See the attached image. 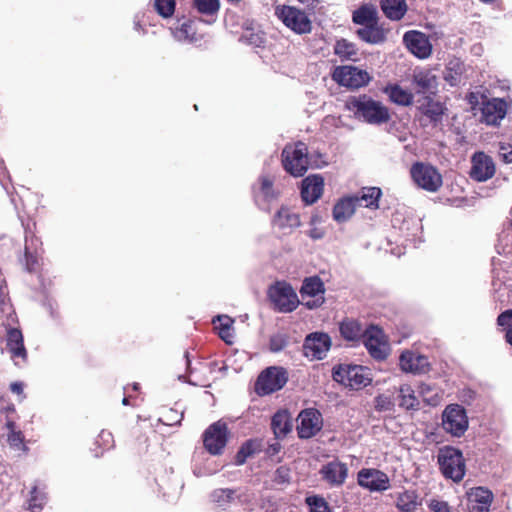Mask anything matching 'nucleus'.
<instances>
[{
	"mask_svg": "<svg viewBox=\"0 0 512 512\" xmlns=\"http://www.w3.org/2000/svg\"><path fill=\"white\" fill-rule=\"evenodd\" d=\"M275 227L283 230L284 233H290L293 229L300 226L299 215L292 212L287 207H281L273 218Z\"/></svg>",
	"mask_w": 512,
	"mask_h": 512,
	"instance_id": "393cba45",
	"label": "nucleus"
},
{
	"mask_svg": "<svg viewBox=\"0 0 512 512\" xmlns=\"http://www.w3.org/2000/svg\"><path fill=\"white\" fill-rule=\"evenodd\" d=\"M438 464L442 474L454 482L465 475V461L462 452L454 447H444L438 453Z\"/></svg>",
	"mask_w": 512,
	"mask_h": 512,
	"instance_id": "7ed1b4c3",
	"label": "nucleus"
},
{
	"mask_svg": "<svg viewBox=\"0 0 512 512\" xmlns=\"http://www.w3.org/2000/svg\"><path fill=\"white\" fill-rule=\"evenodd\" d=\"M352 20L355 24L366 26L378 23V12L373 5L364 4L353 12Z\"/></svg>",
	"mask_w": 512,
	"mask_h": 512,
	"instance_id": "2f4dec72",
	"label": "nucleus"
},
{
	"mask_svg": "<svg viewBox=\"0 0 512 512\" xmlns=\"http://www.w3.org/2000/svg\"><path fill=\"white\" fill-rule=\"evenodd\" d=\"M232 330L219 329V336L222 340H224L227 344H232L233 335L231 333Z\"/></svg>",
	"mask_w": 512,
	"mask_h": 512,
	"instance_id": "69168bd1",
	"label": "nucleus"
},
{
	"mask_svg": "<svg viewBox=\"0 0 512 512\" xmlns=\"http://www.w3.org/2000/svg\"><path fill=\"white\" fill-rule=\"evenodd\" d=\"M419 110L424 117V119L421 120L422 125L427 126L431 124L436 127L442 123L445 108L440 102L428 99L426 103L419 107Z\"/></svg>",
	"mask_w": 512,
	"mask_h": 512,
	"instance_id": "b1692460",
	"label": "nucleus"
},
{
	"mask_svg": "<svg viewBox=\"0 0 512 512\" xmlns=\"http://www.w3.org/2000/svg\"><path fill=\"white\" fill-rule=\"evenodd\" d=\"M357 199L353 196L340 199L333 207V219L338 223L349 220L355 213Z\"/></svg>",
	"mask_w": 512,
	"mask_h": 512,
	"instance_id": "a878e982",
	"label": "nucleus"
},
{
	"mask_svg": "<svg viewBox=\"0 0 512 512\" xmlns=\"http://www.w3.org/2000/svg\"><path fill=\"white\" fill-rule=\"evenodd\" d=\"M271 427L276 438L285 437L292 429L289 413L285 410L277 411L271 419Z\"/></svg>",
	"mask_w": 512,
	"mask_h": 512,
	"instance_id": "7c9ffc66",
	"label": "nucleus"
},
{
	"mask_svg": "<svg viewBox=\"0 0 512 512\" xmlns=\"http://www.w3.org/2000/svg\"><path fill=\"white\" fill-rule=\"evenodd\" d=\"M429 508L433 512H450L448 504L444 501L432 500Z\"/></svg>",
	"mask_w": 512,
	"mask_h": 512,
	"instance_id": "052dcab7",
	"label": "nucleus"
},
{
	"mask_svg": "<svg viewBox=\"0 0 512 512\" xmlns=\"http://www.w3.org/2000/svg\"><path fill=\"white\" fill-rule=\"evenodd\" d=\"M410 174L415 184L428 192H437L443 183L442 175L430 164L414 163Z\"/></svg>",
	"mask_w": 512,
	"mask_h": 512,
	"instance_id": "0eeeda50",
	"label": "nucleus"
},
{
	"mask_svg": "<svg viewBox=\"0 0 512 512\" xmlns=\"http://www.w3.org/2000/svg\"><path fill=\"white\" fill-rule=\"evenodd\" d=\"M332 79L341 86L358 89L366 86L370 82L371 77L365 70L346 65L336 67L332 73Z\"/></svg>",
	"mask_w": 512,
	"mask_h": 512,
	"instance_id": "1a4fd4ad",
	"label": "nucleus"
},
{
	"mask_svg": "<svg viewBox=\"0 0 512 512\" xmlns=\"http://www.w3.org/2000/svg\"><path fill=\"white\" fill-rule=\"evenodd\" d=\"M268 296L275 310L281 313L294 311L298 304V296L292 286L286 282H276L268 290Z\"/></svg>",
	"mask_w": 512,
	"mask_h": 512,
	"instance_id": "423d86ee",
	"label": "nucleus"
},
{
	"mask_svg": "<svg viewBox=\"0 0 512 512\" xmlns=\"http://www.w3.org/2000/svg\"><path fill=\"white\" fill-rule=\"evenodd\" d=\"M8 428L10 429V433L8 435V442L11 446L20 447L23 444V435L21 431H15V423L8 422Z\"/></svg>",
	"mask_w": 512,
	"mask_h": 512,
	"instance_id": "3c124183",
	"label": "nucleus"
},
{
	"mask_svg": "<svg viewBox=\"0 0 512 512\" xmlns=\"http://www.w3.org/2000/svg\"><path fill=\"white\" fill-rule=\"evenodd\" d=\"M349 469L346 463L341 462L339 459L327 462L322 465L319 470L321 479L326 482L330 487L339 488L344 485L348 478Z\"/></svg>",
	"mask_w": 512,
	"mask_h": 512,
	"instance_id": "4468645a",
	"label": "nucleus"
},
{
	"mask_svg": "<svg viewBox=\"0 0 512 512\" xmlns=\"http://www.w3.org/2000/svg\"><path fill=\"white\" fill-rule=\"evenodd\" d=\"M306 502L310 507V512H329V506L322 497L311 496L306 499Z\"/></svg>",
	"mask_w": 512,
	"mask_h": 512,
	"instance_id": "09e8293b",
	"label": "nucleus"
},
{
	"mask_svg": "<svg viewBox=\"0 0 512 512\" xmlns=\"http://www.w3.org/2000/svg\"><path fill=\"white\" fill-rule=\"evenodd\" d=\"M282 22L297 34H307L312 30V23L307 14L295 7L283 6L278 12Z\"/></svg>",
	"mask_w": 512,
	"mask_h": 512,
	"instance_id": "9d476101",
	"label": "nucleus"
},
{
	"mask_svg": "<svg viewBox=\"0 0 512 512\" xmlns=\"http://www.w3.org/2000/svg\"><path fill=\"white\" fill-rule=\"evenodd\" d=\"M324 187L323 177L310 175L302 180L301 197L306 204L315 203L322 195Z\"/></svg>",
	"mask_w": 512,
	"mask_h": 512,
	"instance_id": "4be33fe9",
	"label": "nucleus"
},
{
	"mask_svg": "<svg viewBox=\"0 0 512 512\" xmlns=\"http://www.w3.org/2000/svg\"><path fill=\"white\" fill-rule=\"evenodd\" d=\"M374 407L379 412L391 411L394 407V403L390 396L381 394L375 398Z\"/></svg>",
	"mask_w": 512,
	"mask_h": 512,
	"instance_id": "8fccbe9b",
	"label": "nucleus"
},
{
	"mask_svg": "<svg viewBox=\"0 0 512 512\" xmlns=\"http://www.w3.org/2000/svg\"><path fill=\"white\" fill-rule=\"evenodd\" d=\"M499 326L508 327L506 331V341L512 346V309L505 310L497 317Z\"/></svg>",
	"mask_w": 512,
	"mask_h": 512,
	"instance_id": "a18cd8bd",
	"label": "nucleus"
},
{
	"mask_svg": "<svg viewBox=\"0 0 512 512\" xmlns=\"http://www.w3.org/2000/svg\"><path fill=\"white\" fill-rule=\"evenodd\" d=\"M324 292V284L318 276L306 278L300 289V294L303 299H305L306 296L316 297L324 294Z\"/></svg>",
	"mask_w": 512,
	"mask_h": 512,
	"instance_id": "4c0bfd02",
	"label": "nucleus"
},
{
	"mask_svg": "<svg viewBox=\"0 0 512 512\" xmlns=\"http://www.w3.org/2000/svg\"><path fill=\"white\" fill-rule=\"evenodd\" d=\"M412 84L419 94H434L438 88L437 77L429 69H416L413 72Z\"/></svg>",
	"mask_w": 512,
	"mask_h": 512,
	"instance_id": "5701e85b",
	"label": "nucleus"
},
{
	"mask_svg": "<svg viewBox=\"0 0 512 512\" xmlns=\"http://www.w3.org/2000/svg\"><path fill=\"white\" fill-rule=\"evenodd\" d=\"M97 444L104 445L105 448H107V449L112 447V444H113L112 434L105 430L101 431L100 434L98 435Z\"/></svg>",
	"mask_w": 512,
	"mask_h": 512,
	"instance_id": "bf43d9fd",
	"label": "nucleus"
},
{
	"mask_svg": "<svg viewBox=\"0 0 512 512\" xmlns=\"http://www.w3.org/2000/svg\"><path fill=\"white\" fill-rule=\"evenodd\" d=\"M331 347V338L328 334L314 332L306 336L303 343V353L312 360H322Z\"/></svg>",
	"mask_w": 512,
	"mask_h": 512,
	"instance_id": "f8f14e48",
	"label": "nucleus"
},
{
	"mask_svg": "<svg viewBox=\"0 0 512 512\" xmlns=\"http://www.w3.org/2000/svg\"><path fill=\"white\" fill-rule=\"evenodd\" d=\"M334 53L341 61H357L359 50L357 46L347 39H339L334 45Z\"/></svg>",
	"mask_w": 512,
	"mask_h": 512,
	"instance_id": "f704fd0d",
	"label": "nucleus"
},
{
	"mask_svg": "<svg viewBox=\"0 0 512 512\" xmlns=\"http://www.w3.org/2000/svg\"><path fill=\"white\" fill-rule=\"evenodd\" d=\"M203 443L210 454H221L227 443V425L221 421L211 424L204 432Z\"/></svg>",
	"mask_w": 512,
	"mask_h": 512,
	"instance_id": "ddd939ff",
	"label": "nucleus"
},
{
	"mask_svg": "<svg viewBox=\"0 0 512 512\" xmlns=\"http://www.w3.org/2000/svg\"><path fill=\"white\" fill-rule=\"evenodd\" d=\"M46 502V495L43 492L38 491L37 487L34 486L31 491V497L28 502V509L32 512L35 509H41Z\"/></svg>",
	"mask_w": 512,
	"mask_h": 512,
	"instance_id": "49530a36",
	"label": "nucleus"
},
{
	"mask_svg": "<svg viewBox=\"0 0 512 512\" xmlns=\"http://www.w3.org/2000/svg\"><path fill=\"white\" fill-rule=\"evenodd\" d=\"M496 172L493 159L484 152H476L471 157L470 177L477 182H485Z\"/></svg>",
	"mask_w": 512,
	"mask_h": 512,
	"instance_id": "f3484780",
	"label": "nucleus"
},
{
	"mask_svg": "<svg viewBox=\"0 0 512 512\" xmlns=\"http://www.w3.org/2000/svg\"><path fill=\"white\" fill-rule=\"evenodd\" d=\"M384 93L397 105L410 106L413 103V94L398 84L387 85L384 88Z\"/></svg>",
	"mask_w": 512,
	"mask_h": 512,
	"instance_id": "c756f323",
	"label": "nucleus"
},
{
	"mask_svg": "<svg viewBox=\"0 0 512 512\" xmlns=\"http://www.w3.org/2000/svg\"><path fill=\"white\" fill-rule=\"evenodd\" d=\"M211 501L222 509H226L236 499L242 502V495L238 494V490L230 488H219L210 494Z\"/></svg>",
	"mask_w": 512,
	"mask_h": 512,
	"instance_id": "bb28decb",
	"label": "nucleus"
},
{
	"mask_svg": "<svg viewBox=\"0 0 512 512\" xmlns=\"http://www.w3.org/2000/svg\"><path fill=\"white\" fill-rule=\"evenodd\" d=\"M278 193L273 187V182L268 176H261L257 187H254V197L256 202L263 200L271 202L277 198Z\"/></svg>",
	"mask_w": 512,
	"mask_h": 512,
	"instance_id": "473e14b6",
	"label": "nucleus"
},
{
	"mask_svg": "<svg viewBox=\"0 0 512 512\" xmlns=\"http://www.w3.org/2000/svg\"><path fill=\"white\" fill-rule=\"evenodd\" d=\"M333 379L352 389H359L371 383L367 369L360 365L340 364L332 371Z\"/></svg>",
	"mask_w": 512,
	"mask_h": 512,
	"instance_id": "39448f33",
	"label": "nucleus"
},
{
	"mask_svg": "<svg viewBox=\"0 0 512 512\" xmlns=\"http://www.w3.org/2000/svg\"><path fill=\"white\" fill-rule=\"evenodd\" d=\"M363 343L374 359L384 360L387 357L388 347L384 340V334L379 327L370 325L365 328Z\"/></svg>",
	"mask_w": 512,
	"mask_h": 512,
	"instance_id": "2eb2a0df",
	"label": "nucleus"
},
{
	"mask_svg": "<svg viewBox=\"0 0 512 512\" xmlns=\"http://www.w3.org/2000/svg\"><path fill=\"white\" fill-rule=\"evenodd\" d=\"M308 151L303 142L287 144L282 151V164L286 172L294 177L303 176L308 169Z\"/></svg>",
	"mask_w": 512,
	"mask_h": 512,
	"instance_id": "f03ea898",
	"label": "nucleus"
},
{
	"mask_svg": "<svg viewBox=\"0 0 512 512\" xmlns=\"http://www.w3.org/2000/svg\"><path fill=\"white\" fill-rule=\"evenodd\" d=\"M193 31L191 24L185 22L181 24L180 28L176 29L174 36L178 41L190 40L192 38Z\"/></svg>",
	"mask_w": 512,
	"mask_h": 512,
	"instance_id": "603ef678",
	"label": "nucleus"
},
{
	"mask_svg": "<svg viewBox=\"0 0 512 512\" xmlns=\"http://www.w3.org/2000/svg\"><path fill=\"white\" fill-rule=\"evenodd\" d=\"M12 312V306L8 297V289L6 280L0 275V314L10 316Z\"/></svg>",
	"mask_w": 512,
	"mask_h": 512,
	"instance_id": "37998d69",
	"label": "nucleus"
},
{
	"mask_svg": "<svg viewBox=\"0 0 512 512\" xmlns=\"http://www.w3.org/2000/svg\"><path fill=\"white\" fill-rule=\"evenodd\" d=\"M10 327H8V324L5 323L4 320L1 321L0 324V353H4V348L2 347V340L6 338L8 330Z\"/></svg>",
	"mask_w": 512,
	"mask_h": 512,
	"instance_id": "e2e57ef3",
	"label": "nucleus"
},
{
	"mask_svg": "<svg viewBox=\"0 0 512 512\" xmlns=\"http://www.w3.org/2000/svg\"><path fill=\"white\" fill-rule=\"evenodd\" d=\"M345 107L355 119L369 125L380 126L391 119L389 108L367 94L350 96Z\"/></svg>",
	"mask_w": 512,
	"mask_h": 512,
	"instance_id": "f257e3e1",
	"label": "nucleus"
},
{
	"mask_svg": "<svg viewBox=\"0 0 512 512\" xmlns=\"http://www.w3.org/2000/svg\"><path fill=\"white\" fill-rule=\"evenodd\" d=\"M418 497L414 491H405L397 498V508L401 512H412L418 505Z\"/></svg>",
	"mask_w": 512,
	"mask_h": 512,
	"instance_id": "a19ab883",
	"label": "nucleus"
},
{
	"mask_svg": "<svg viewBox=\"0 0 512 512\" xmlns=\"http://www.w3.org/2000/svg\"><path fill=\"white\" fill-rule=\"evenodd\" d=\"M259 448L260 444L257 440H248L240 447V449L245 453L247 458L251 457L257 451H259Z\"/></svg>",
	"mask_w": 512,
	"mask_h": 512,
	"instance_id": "5fc2aeb1",
	"label": "nucleus"
},
{
	"mask_svg": "<svg viewBox=\"0 0 512 512\" xmlns=\"http://www.w3.org/2000/svg\"><path fill=\"white\" fill-rule=\"evenodd\" d=\"M490 506H486L480 503H469L470 512H489Z\"/></svg>",
	"mask_w": 512,
	"mask_h": 512,
	"instance_id": "0e129e2a",
	"label": "nucleus"
},
{
	"mask_svg": "<svg viewBox=\"0 0 512 512\" xmlns=\"http://www.w3.org/2000/svg\"><path fill=\"white\" fill-rule=\"evenodd\" d=\"M493 500V494L490 490L484 487L472 488L469 493V503H480L490 506Z\"/></svg>",
	"mask_w": 512,
	"mask_h": 512,
	"instance_id": "79ce46f5",
	"label": "nucleus"
},
{
	"mask_svg": "<svg viewBox=\"0 0 512 512\" xmlns=\"http://www.w3.org/2000/svg\"><path fill=\"white\" fill-rule=\"evenodd\" d=\"M381 9L391 20H400L407 11L405 0H381Z\"/></svg>",
	"mask_w": 512,
	"mask_h": 512,
	"instance_id": "c9c22d12",
	"label": "nucleus"
},
{
	"mask_svg": "<svg viewBox=\"0 0 512 512\" xmlns=\"http://www.w3.org/2000/svg\"><path fill=\"white\" fill-rule=\"evenodd\" d=\"M288 381V372L280 366H271L264 369L255 383V391L260 396L272 394L281 390Z\"/></svg>",
	"mask_w": 512,
	"mask_h": 512,
	"instance_id": "20e7f679",
	"label": "nucleus"
},
{
	"mask_svg": "<svg viewBox=\"0 0 512 512\" xmlns=\"http://www.w3.org/2000/svg\"><path fill=\"white\" fill-rule=\"evenodd\" d=\"M403 40L410 52L418 58L425 59L431 55L432 46L424 33L408 31L404 34Z\"/></svg>",
	"mask_w": 512,
	"mask_h": 512,
	"instance_id": "6ab92c4d",
	"label": "nucleus"
},
{
	"mask_svg": "<svg viewBox=\"0 0 512 512\" xmlns=\"http://www.w3.org/2000/svg\"><path fill=\"white\" fill-rule=\"evenodd\" d=\"M241 41L248 45L260 47L264 43V35L260 32H254L251 29H247L240 38Z\"/></svg>",
	"mask_w": 512,
	"mask_h": 512,
	"instance_id": "de8ad7c7",
	"label": "nucleus"
},
{
	"mask_svg": "<svg viewBox=\"0 0 512 512\" xmlns=\"http://www.w3.org/2000/svg\"><path fill=\"white\" fill-rule=\"evenodd\" d=\"M357 483L370 492H384L390 488L388 475L375 468H362L357 474Z\"/></svg>",
	"mask_w": 512,
	"mask_h": 512,
	"instance_id": "9b49d317",
	"label": "nucleus"
},
{
	"mask_svg": "<svg viewBox=\"0 0 512 512\" xmlns=\"http://www.w3.org/2000/svg\"><path fill=\"white\" fill-rule=\"evenodd\" d=\"M219 322V329L232 330L233 319L227 315H218L213 319V323Z\"/></svg>",
	"mask_w": 512,
	"mask_h": 512,
	"instance_id": "13d9d810",
	"label": "nucleus"
},
{
	"mask_svg": "<svg viewBox=\"0 0 512 512\" xmlns=\"http://www.w3.org/2000/svg\"><path fill=\"white\" fill-rule=\"evenodd\" d=\"M357 36L369 44H379L385 40V32L378 23L363 26L356 31Z\"/></svg>",
	"mask_w": 512,
	"mask_h": 512,
	"instance_id": "72a5a7b5",
	"label": "nucleus"
},
{
	"mask_svg": "<svg viewBox=\"0 0 512 512\" xmlns=\"http://www.w3.org/2000/svg\"><path fill=\"white\" fill-rule=\"evenodd\" d=\"M382 191L378 187L363 188L359 195H354L353 198L357 199V206H364L370 209H377L379 207V199Z\"/></svg>",
	"mask_w": 512,
	"mask_h": 512,
	"instance_id": "c85d7f7f",
	"label": "nucleus"
},
{
	"mask_svg": "<svg viewBox=\"0 0 512 512\" xmlns=\"http://www.w3.org/2000/svg\"><path fill=\"white\" fill-rule=\"evenodd\" d=\"M443 429L454 437H461L468 429V417L462 405L450 404L442 413Z\"/></svg>",
	"mask_w": 512,
	"mask_h": 512,
	"instance_id": "6e6552de",
	"label": "nucleus"
},
{
	"mask_svg": "<svg viewBox=\"0 0 512 512\" xmlns=\"http://www.w3.org/2000/svg\"><path fill=\"white\" fill-rule=\"evenodd\" d=\"M399 406L406 410H418L419 409V401L415 396L414 390L408 384H403L399 388Z\"/></svg>",
	"mask_w": 512,
	"mask_h": 512,
	"instance_id": "58836bf2",
	"label": "nucleus"
},
{
	"mask_svg": "<svg viewBox=\"0 0 512 512\" xmlns=\"http://www.w3.org/2000/svg\"><path fill=\"white\" fill-rule=\"evenodd\" d=\"M193 8L201 15L210 17L206 23L212 24L215 22L216 16L220 9L219 0H192Z\"/></svg>",
	"mask_w": 512,
	"mask_h": 512,
	"instance_id": "e433bc0d",
	"label": "nucleus"
},
{
	"mask_svg": "<svg viewBox=\"0 0 512 512\" xmlns=\"http://www.w3.org/2000/svg\"><path fill=\"white\" fill-rule=\"evenodd\" d=\"M154 9L163 18H169L174 14L175 0H154Z\"/></svg>",
	"mask_w": 512,
	"mask_h": 512,
	"instance_id": "c03bdc74",
	"label": "nucleus"
},
{
	"mask_svg": "<svg viewBox=\"0 0 512 512\" xmlns=\"http://www.w3.org/2000/svg\"><path fill=\"white\" fill-rule=\"evenodd\" d=\"M464 71V64L459 60H452L449 62L444 79L451 85L457 86L461 83L462 73Z\"/></svg>",
	"mask_w": 512,
	"mask_h": 512,
	"instance_id": "ea45409f",
	"label": "nucleus"
},
{
	"mask_svg": "<svg viewBox=\"0 0 512 512\" xmlns=\"http://www.w3.org/2000/svg\"><path fill=\"white\" fill-rule=\"evenodd\" d=\"M308 235L313 240H319V239H322L324 237V231L322 229H319V228H312L308 232Z\"/></svg>",
	"mask_w": 512,
	"mask_h": 512,
	"instance_id": "338daca9",
	"label": "nucleus"
},
{
	"mask_svg": "<svg viewBox=\"0 0 512 512\" xmlns=\"http://www.w3.org/2000/svg\"><path fill=\"white\" fill-rule=\"evenodd\" d=\"M507 112L506 102L494 98L483 103L481 108V121L487 125H498Z\"/></svg>",
	"mask_w": 512,
	"mask_h": 512,
	"instance_id": "aec40b11",
	"label": "nucleus"
},
{
	"mask_svg": "<svg viewBox=\"0 0 512 512\" xmlns=\"http://www.w3.org/2000/svg\"><path fill=\"white\" fill-rule=\"evenodd\" d=\"M399 365L406 373L423 374L428 371L429 362L426 356L407 350L401 353Z\"/></svg>",
	"mask_w": 512,
	"mask_h": 512,
	"instance_id": "412c9836",
	"label": "nucleus"
},
{
	"mask_svg": "<svg viewBox=\"0 0 512 512\" xmlns=\"http://www.w3.org/2000/svg\"><path fill=\"white\" fill-rule=\"evenodd\" d=\"M298 419L297 432L301 439H309L315 436L323 425L321 413L313 408L301 411Z\"/></svg>",
	"mask_w": 512,
	"mask_h": 512,
	"instance_id": "dca6fc26",
	"label": "nucleus"
},
{
	"mask_svg": "<svg viewBox=\"0 0 512 512\" xmlns=\"http://www.w3.org/2000/svg\"><path fill=\"white\" fill-rule=\"evenodd\" d=\"M274 480L278 484H284V483L289 482V480H290L289 470L283 466L277 468L275 471Z\"/></svg>",
	"mask_w": 512,
	"mask_h": 512,
	"instance_id": "4d7b16f0",
	"label": "nucleus"
},
{
	"mask_svg": "<svg viewBox=\"0 0 512 512\" xmlns=\"http://www.w3.org/2000/svg\"><path fill=\"white\" fill-rule=\"evenodd\" d=\"M6 349L10 353V358L15 365H20V361L25 363L27 360V350L24 346L22 332L17 328H9L6 336Z\"/></svg>",
	"mask_w": 512,
	"mask_h": 512,
	"instance_id": "a211bd4d",
	"label": "nucleus"
},
{
	"mask_svg": "<svg viewBox=\"0 0 512 512\" xmlns=\"http://www.w3.org/2000/svg\"><path fill=\"white\" fill-rule=\"evenodd\" d=\"M340 334L347 341H358L363 338L365 328L354 319H345L340 323Z\"/></svg>",
	"mask_w": 512,
	"mask_h": 512,
	"instance_id": "cd10ccee",
	"label": "nucleus"
},
{
	"mask_svg": "<svg viewBox=\"0 0 512 512\" xmlns=\"http://www.w3.org/2000/svg\"><path fill=\"white\" fill-rule=\"evenodd\" d=\"M247 460V457L245 455V453L239 449V451L237 452L236 456H235V464L236 465H243Z\"/></svg>",
	"mask_w": 512,
	"mask_h": 512,
	"instance_id": "774afa93",
	"label": "nucleus"
},
{
	"mask_svg": "<svg viewBox=\"0 0 512 512\" xmlns=\"http://www.w3.org/2000/svg\"><path fill=\"white\" fill-rule=\"evenodd\" d=\"M25 258L27 270L32 272L34 270L35 264L37 263V256L31 252V247L27 239L25 244Z\"/></svg>",
	"mask_w": 512,
	"mask_h": 512,
	"instance_id": "6e6d98bb",
	"label": "nucleus"
},
{
	"mask_svg": "<svg viewBox=\"0 0 512 512\" xmlns=\"http://www.w3.org/2000/svg\"><path fill=\"white\" fill-rule=\"evenodd\" d=\"M510 145L501 144L500 145V155L502 156L504 162L512 163V149H510Z\"/></svg>",
	"mask_w": 512,
	"mask_h": 512,
	"instance_id": "680f3d73",
	"label": "nucleus"
},
{
	"mask_svg": "<svg viewBox=\"0 0 512 512\" xmlns=\"http://www.w3.org/2000/svg\"><path fill=\"white\" fill-rule=\"evenodd\" d=\"M269 345L272 352H279L286 347L287 341L282 335H275L270 338Z\"/></svg>",
	"mask_w": 512,
	"mask_h": 512,
	"instance_id": "864d4df0",
	"label": "nucleus"
}]
</instances>
